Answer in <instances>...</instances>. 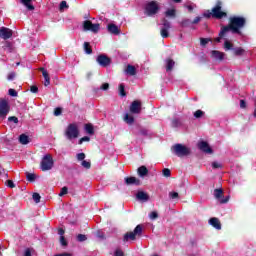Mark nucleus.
Wrapping results in <instances>:
<instances>
[{"instance_id":"f257e3e1","label":"nucleus","mask_w":256,"mask_h":256,"mask_svg":"<svg viewBox=\"0 0 256 256\" xmlns=\"http://www.w3.org/2000/svg\"><path fill=\"white\" fill-rule=\"evenodd\" d=\"M247 25V19L243 16H232L229 18L227 26H223L220 30V37H225V33L232 31L237 35H241V29Z\"/></svg>"},{"instance_id":"f03ea898","label":"nucleus","mask_w":256,"mask_h":256,"mask_svg":"<svg viewBox=\"0 0 256 256\" xmlns=\"http://www.w3.org/2000/svg\"><path fill=\"white\" fill-rule=\"evenodd\" d=\"M171 151L176 157H188V155H191V148L179 143L174 144L171 147Z\"/></svg>"},{"instance_id":"7ed1b4c3","label":"nucleus","mask_w":256,"mask_h":256,"mask_svg":"<svg viewBox=\"0 0 256 256\" xmlns=\"http://www.w3.org/2000/svg\"><path fill=\"white\" fill-rule=\"evenodd\" d=\"M142 235H143V226L139 224L134 228V231L127 232L124 234L123 241L124 243H127L128 241H136L137 237H141Z\"/></svg>"},{"instance_id":"20e7f679","label":"nucleus","mask_w":256,"mask_h":256,"mask_svg":"<svg viewBox=\"0 0 256 256\" xmlns=\"http://www.w3.org/2000/svg\"><path fill=\"white\" fill-rule=\"evenodd\" d=\"M54 165L55 161L53 160V156L51 154H46L40 162V169L41 171H51Z\"/></svg>"},{"instance_id":"39448f33","label":"nucleus","mask_w":256,"mask_h":256,"mask_svg":"<svg viewBox=\"0 0 256 256\" xmlns=\"http://www.w3.org/2000/svg\"><path fill=\"white\" fill-rule=\"evenodd\" d=\"M64 135L69 141L77 139L79 137V128L75 123H71L67 126Z\"/></svg>"},{"instance_id":"423d86ee","label":"nucleus","mask_w":256,"mask_h":256,"mask_svg":"<svg viewBox=\"0 0 256 256\" xmlns=\"http://www.w3.org/2000/svg\"><path fill=\"white\" fill-rule=\"evenodd\" d=\"M222 9H223V2H221V0H218L216 2L215 7L212 8V17L214 19H223L227 17V12H224Z\"/></svg>"},{"instance_id":"0eeeda50","label":"nucleus","mask_w":256,"mask_h":256,"mask_svg":"<svg viewBox=\"0 0 256 256\" xmlns=\"http://www.w3.org/2000/svg\"><path fill=\"white\" fill-rule=\"evenodd\" d=\"M159 9L161 8L157 1H150L145 6V15H147V17H153V15H157V13H159Z\"/></svg>"},{"instance_id":"6e6552de","label":"nucleus","mask_w":256,"mask_h":256,"mask_svg":"<svg viewBox=\"0 0 256 256\" xmlns=\"http://www.w3.org/2000/svg\"><path fill=\"white\" fill-rule=\"evenodd\" d=\"M11 111V105H9V100L5 98H0V117L5 119L9 112Z\"/></svg>"},{"instance_id":"1a4fd4ad","label":"nucleus","mask_w":256,"mask_h":256,"mask_svg":"<svg viewBox=\"0 0 256 256\" xmlns=\"http://www.w3.org/2000/svg\"><path fill=\"white\" fill-rule=\"evenodd\" d=\"M161 21L163 27L160 30V35L163 37V39H167V37H169V29H171V22H169V20L166 18H163Z\"/></svg>"},{"instance_id":"9d476101","label":"nucleus","mask_w":256,"mask_h":256,"mask_svg":"<svg viewBox=\"0 0 256 256\" xmlns=\"http://www.w3.org/2000/svg\"><path fill=\"white\" fill-rule=\"evenodd\" d=\"M223 195H224L223 189L217 188L214 190L215 199H217V201H219L222 205L225 203H229V196H226L225 198H223Z\"/></svg>"},{"instance_id":"9b49d317","label":"nucleus","mask_w":256,"mask_h":256,"mask_svg":"<svg viewBox=\"0 0 256 256\" xmlns=\"http://www.w3.org/2000/svg\"><path fill=\"white\" fill-rule=\"evenodd\" d=\"M96 61L100 67H109L111 65V58L105 54L98 55Z\"/></svg>"},{"instance_id":"f8f14e48","label":"nucleus","mask_w":256,"mask_h":256,"mask_svg":"<svg viewBox=\"0 0 256 256\" xmlns=\"http://www.w3.org/2000/svg\"><path fill=\"white\" fill-rule=\"evenodd\" d=\"M197 147L203 153H208L209 155L213 154V149L211 148V146H209V143H207L206 141L198 142Z\"/></svg>"},{"instance_id":"ddd939ff","label":"nucleus","mask_w":256,"mask_h":256,"mask_svg":"<svg viewBox=\"0 0 256 256\" xmlns=\"http://www.w3.org/2000/svg\"><path fill=\"white\" fill-rule=\"evenodd\" d=\"M13 37V30L7 28V27H1L0 28V38L4 39V41H7V39H11Z\"/></svg>"},{"instance_id":"4468645a","label":"nucleus","mask_w":256,"mask_h":256,"mask_svg":"<svg viewBox=\"0 0 256 256\" xmlns=\"http://www.w3.org/2000/svg\"><path fill=\"white\" fill-rule=\"evenodd\" d=\"M130 113L134 115H139L141 113V101L134 100L130 105Z\"/></svg>"},{"instance_id":"2eb2a0df","label":"nucleus","mask_w":256,"mask_h":256,"mask_svg":"<svg viewBox=\"0 0 256 256\" xmlns=\"http://www.w3.org/2000/svg\"><path fill=\"white\" fill-rule=\"evenodd\" d=\"M211 57H212V59H215L216 61H223V59H225V53H223L219 50H212Z\"/></svg>"},{"instance_id":"dca6fc26","label":"nucleus","mask_w":256,"mask_h":256,"mask_svg":"<svg viewBox=\"0 0 256 256\" xmlns=\"http://www.w3.org/2000/svg\"><path fill=\"white\" fill-rule=\"evenodd\" d=\"M2 49L6 51V53H13L15 47L13 46V42L5 41L3 43Z\"/></svg>"},{"instance_id":"f3484780","label":"nucleus","mask_w":256,"mask_h":256,"mask_svg":"<svg viewBox=\"0 0 256 256\" xmlns=\"http://www.w3.org/2000/svg\"><path fill=\"white\" fill-rule=\"evenodd\" d=\"M40 71H42V75L45 79L44 86L49 87V85H51V78L49 77V72H47V70H45V68H40Z\"/></svg>"},{"instance_id":"a211bd4d","label":"nucleus","mask_w":256,"mask_h":256,"mask_svg":"<svg viewBox=\"0 0 256 256\" xmlns=\"http://www.w3.org/2000/svg\"><path fill=\"white\" fill-rule=\"evenodd\" d=\"M125 183L126 185H141V180L131 176L125 178Z\"/></svg>"},{"instance_id":"6ab92c4d","label":"nucleus","mask_w":256,"mask_h":256,"mask_svg":"<svg viewBox=\"0 0 256 256\" xmlns=\"http://www.w3.org/2000/svg\"><path fill=\"white\" fill-rule=\"evenodd\" d=\"M126 75H130L131 77H134V75H137V68L135 66L128 64L125 69Z\"/></svg>"},{"instance_id":"aec40b11","label":"nucleus","mask_w":256,"mask_h":256,"mask_svg":"<svg viewBox=\"0 0 256 256\" xmlns=\"http://www.w3.org/2000/svg\"><path fill=\"white\" fill-rule=\"evenodd\" d=\"M209 224L214 227V229H217L218 231L221 230V222L219 221V218H210Z\"/></svg>"},{"instance_id":"412c9836","label":"nucleus","mask_w":256,"mask_h":256,"mask_svg":"<svg viewBox=\"0 0 256 256\" xmlns=\"http://www.w3.org/2000/svg\"><path fill=\"white\" fill-rule=\"evenodd\" d=\"M137 173L139 177H147V175H149V169H147V166H140L137 169Z\"/></svg>"},{"instance_id":"4be33fe9","label":"nucleus","mask_w":256,"mask_h":256,"mask_svg":"<svg viewBox=\"0 0 256 256\" xmlns=\"http://www.w3.org/2000/svg\"><path fill=\"white\" fill-rule=\"evenodd\" d=\"M108 32L112 33V35H119V27L115 24H108Z\"/></svg>"},{"instance_id":"5701e85b","label":"nucleus","mask_w":256,"mask_h":256,"mask_svg":"<svg viewBox=\"0 0 256 256\" xmlns=\"http://www.w3.org/2000/svg\"><path fill=\"white\" fill-rule=\"evenodd\" d=\"M123 121L126 122L127 125H133V123H135V117H133L129 113H126L124 115Z\"/></svg>"},{"instance_id":"b1692460","label":"nucleus","mask_w":256,"mask_h":256,"mask_svg":"<svg viewBox=\"0 0 256 256\" xmlns=\"http://www.w3.org/2000/svg\"><path fill=\"white\" fill-rule=\"evenodd\" d=\"M173 67H175V61L171 58L166 59V71H173Z\"/></svg>"},{"instance_id":"393cba45","label":"nucleus","mask_w":256,"mask_h":256,"mask_svg":"<svg viewBox=\"0 0 256 256\" xmlns=\"http://www.w3.org/2000/svg\"><path fill=\"white\" fill-rule=\"evenodd\" d=\"M30 141L29 136L26 134H21L19 136V143H21V145H29Z\"/></svg>"},{"instance_id":"a878e982","label":"nucleus","mask_w":256,"mask_h":256,"mask_svg":"<svg viewBox=\"0 0 256 256\" xmlns=\"http://www.w3.org/2000/svg\"><path fill=\"white\" fill-rule=\"evenodd\" d=\"M137 199H139V201H149V194L143 192V191H139L136 194Z\"/></svg>"},{"instance_id":"bb28decb","label":"nucleus","mask_w":256,"mask_h":256,"mask_svg":"<svg viewBox=\"0 0 256 256\" xmlns=\"http://www.w3.org/2000/svg\"><path fill=\"white\" fill-rule=\"evenodd\" d=\"M165 17L175 19V17H177V10H175V8L166 10Z\"/></svg>"},{"instance_id":"cd10ccee","label":"nucleus","mask_w":256,"mask_h":256,"mask_svg":"<svg viewBox=\"0 0 256 256\" xmlns=\"http://www.w3.org/2000/svg\"><path fill=\"white\" fill-rule=\"evenodd\" d=\"M31 1H33V0H21L22 5H24L26 7V9H28V11L35 10V6H33V4H31Z\"/></svg>"},{"instance_id":"c85d7f7f","label":"nucleus","mask_w":256,"mask_h":256,"mask_svg":"<svg viewBox=\"0 0 256 256\" xmlns=\"http://www.w3.org/2000/svg\"><path fill=\"white\" fill-rule=\"evenodd\" d=\"M84 129L88 135H95V128L93 127V124H85Z\"/></svg>"},{"instance_id":"c756f323","label":"nucleus","mask_w":256,"mask_h":256,"mask_svg":"<svg viewBox=\"0 0 256 256\" xmlns=\"http://www.w3.org/2000/svg\"><path fill=\"white\" fill-rule=\"evenodd\" d=\"M233 53L236 57H243V55H245V49L242 47H236L233 49Z\"/></svg>"},{"instance_id":"7c9ffc66","label":"nucleus","mask_w":256,"mask_h":256,"mask_svg":"<svg viewBox=\"0 0 256 256\" xmlns=\"http://www.w3.org/2000/svg\"><path fill=\"white\" fill-rule=\"evenodd\" d=\"M83 49L86 55H91V53H93V48H91V44L89 42H84Z\"/></svg>"},{"instance_id":"2f4dec72","label":"nucleus","mask_w":256,"mask_h":256,"mask_svg":"<svg viewBox=\"0 0 256 256\" xmlns=\"http://www.w3.org/2000/svg\"><path fill=\"white\" fill-rule=\"evenodd\" d=\"M91 27H93V22H91L90 20H85L83 22L84 31H91Z\"/></svg>"},{"instance_id":"473e14b6","label":"nucleus","mask_w":256,"mask_h":256,"mask_svg":"<svg viewBox=\"0 0 256 256\" xmlns=\"http://www.w3.org/2000/svg\"><path fill=\"white\" fill-rule=\"evenodd\" d=\"M235 48H233V43L229 40H225L224 42V50L225 51H233Z\"/></svg>"},{"instance_id":"72a5a7b5","label":"nucleus","mask_w":256,"mask_h":256,"mask_svg":"<svg viewBox=\"0 0 256 256\" xmlns=\"http://www.w3.org/2000/svg\"><path fill=\"white\" fill-rule=\"evenodd\" d=\"M191 21L189 19H184L180 22V26L182 27V29H185L187 27H191Z\"/></svg>"},{"instance_id":"f704fd0d","label":"nucleus","mask_w":256,"mask_h":256,"mask_svg":"<svg viewBox=\"0 0 256 256\" xmlns=\"http://www.w3.org/2000/svg\"><path fill=\"white\" fill-rule=\"evenodd\" d=\"M211 41H213L211 38H200V45L201 47H207V44L211 43Z\"/></svg>"},{"instance_id":"c9c22d12","label":"nucleus","mask_w":256,"mask_h":256,"mask_svg":"<svg viewBox=\"0 0 256 256\" xmlns=\"http://www.w3.org/2000/svg\"><path fill=\"white\" fill-rule=\"evenodd\" d=\"M119 95L120 97H127V92H125V84L119 85Z\"/></svg>"},{"instance_id":"e433bc0d","label":"nucleus","mask_w":256,"mask_h":256,"mask_svg":"<svg viewBox=\"0 0 256 256\" xmlns=\"http://www.w3.org/2000/svg\"><path fill=\"white\" fill-rule=\"evenodd\" d=\"M26 179L30 183H33V181H35V179H37V176L35 174H33V173H27Z\"/></svg>"},{"instance_id":"4c0bfd02","label":"nucleus","mask_w":256,"mask_h":256,"mask_svg":"<svg viewBox=\"0 0 256 256\" xmlns=\"http://www.w3.org/2000/svg\"><path fill=\"white\" fill-rule=\"evenodd\" d=\"M76 239L79 243H83V241H87V235L85 234H78Z\"/></svg>"},{"instance_id":"58836bf2","label":"nucleus","mask_w":256,"mask_h":256,"mask_svg":"<svg viewBox=\"0 0 256 256\" xmlns=\"http://www.w3.org/2000/svg\"><path fill=\"white\" fill-rule=\"evenodd\" d=\"M32 199L35 203H41V195L37 192L32 195Z\"/></svg>"},{"instance_id":"ea45409f","label":"nucleus","mask_w":256,"mask_h":256,"mask_svg":"<svg viewBox=\"0 0 256 256\" xmlns=\"http://www.w3.org/2000/svg\"><path fill=\"white\" fill-rule=\"evenodd\" d=\"M99 29H100V25L99 24H93L90 28V31H92V33H99Z\"/></svg>"},{"instance_id":"a19ab883","label":"nucleus","mask_w":256,"mask_h":256,"mask_svg":"<svg viewBox=\"0 0 256 256\" xmlns=\"http://www.w3.org/2000/svg\"><path fill=\"white\" fill-rule=\"evenodd\" d=\"M205 115V112H203V110H197L196 112H194V117L196 119H201V117H203Z\"/></svg>"},{"instance_id":"79ce46f5","label":"nucleus","mask_w":256,"mask_h":256,"mask_svg":"<svg viewBox=\"0 0 256 256\" xmlns=\"http://www.w3.org/2000/svg\"><path fill=\"white\" fill-rule=\"evenodd\" d=\"M62 114H63V108L57 107V108L54 109V116L55 117H59Z\"/></svg>"},{"instance_id":"37998d69","label":"nucleus","mask_w":256,"mask_h":256,"mask_svg":"<svg viewBox=\"0 0 256 256\" xmlns=\"http://www.w3.org/2000/svg\"><path fill=\"white\" fill-rule=\"evenodd\" d=\"M67 193H69V188H67V186H64L59 193V197H63L64 195H67Z\"/></svg>"},{"instance_id":"c03bdc74","label":"nucleus","mask_w":256,"mask_h":256,"mask_svg":"<svg viewBox=\"0 0 256 256\" xmlns=\"http://www.w3.org/2000/svg\"><path fill=\"white\" fill-rule=\"evenodd\" d=\"M60 11H63V9H69V5H67V1H61L59 6Z\"/></svg>"},{"instance_id":"a18cd8bd","label":"nucleus","mask_w":256,"mask_h":256,"mask_svg":"<svg viewBox=\"0 0 256 256\" xmlns=\"http://www.w3.org/2000/svg\"><path fill=\"white\" fill-rule=\"evenodd\" d=\"M162 175H163L164 177H171V170H170L169 168H164V169L162 170Z\"/></svg>"},{"instance_id":"49530a36","label":"nucleus","mask_w":256,"mask_h":256,"mask_svg":"<svg viewBox=\"0 0 256 256\" xmlns=\"http://www.w3.org/2000/svg\"><path fill=\"white\" fill-rule=\"evenodd\" d=\"M60 244L62 245V247H67L69 245L67 239H65V236H60Z\"/></svg>"},{"instance_id":"de8ad7c7","label":"nucleus","mask_w":256,"mask_h":256,"mask_svg":"<svg viewBox=\"0 0 256 256\" xmlns=\"http://www.w3.org/2000/svg\"><path fill=\"white\" fill-rule=\"evenodd\" d=\"M81 165L84 169H91V162H88L87 160H83Z\"/></svg>"},{"instance_id":"09e8293b","label":"nucleus","mask_w":256,"mask_h":256,"mask_svg":"<svg viewBox=\"0 0 256 256\" xmlns=\"http://www.w3.org/2000/svg\"><path fill=\"white\" fill-rule=\"evenodd\" d=\"M89 141H91V138L89 136H84V137L80 138L79 145H82L83 143L89 142Z\"/></svg>"},{"instance_id":"8fccbe9b","label":"nucleus","mask_w":256,"mask_h":256,"mask_svg":"<svg viewBox=\"0 0 256 256\" xmlns=\"http://www.w3.org/2000/svg\"><path fill=\"white\" fill-rule=\"evenodd\" d=\"M5 185L8 186L10 189H15V183L13 182V180H7L5 182Z\"/></svg>"},{"instance_id":"3c124183","label":"nucleus","mask_w":256,"mask_h":256,"mask_svg":"<svg viewBox=\"0 0 256 256\" xmlns=\"http://www.w3.org/2000/svg\"><path fill=\"white\" fill-rule=\"evenodd\" d=\"M150 219L155 220L159 218V213L157 211H152L149 215Z\"/></svg>"},{"instance_id":"603ef678","label":"nucleus","mask_w":256,"mask_h":256,"mask_svg":"<svg viewBox=\"0 0 256 256\" xmlns=\"http://www.w3.org/2000/svg\"><path fill=\"white\" fill-rule=\"evenodd\" d=\"M8 95H10V97H17V90L10 88L8 90Z\"/></svg>"},{"instance_id":"864d4df0","label":"nucleus","mask_w":256,"mask_h":256,"mask_svg":"<svg viewBox=\"0 0 256 256\" xmlns=\"http://www.w3.org/2000/svg\"><path fill=\"white\" fill-rule=\"evenodd\" d=\"M8 121L17 124L19 123V118H17V116H10L8 117Z\"/></svg>"},{"instance_id":"5fc2aeb1","label":"nucleus","mask_w":256,"mask_h":256,"mask_svg":"<svg viewBox=\"0 0 256 256\" xmlns=\"http://www.w3.org/2000/svg\"><path fill=\"white\" fill-rule=\"evenodd\" d=\"M76 158L78 159V161H85V153H78L76 155Z\"/></svg>"},{"instance_id":"6e6d98bb","label":"nucleus","mask_w":256,"mask_h":256,"mask_svg":"<svg viewBox=\"0 0 256 256\" xmlns=\"http://www.w3.org/2000/svg\"><path fill=\"white\" fill-rule=\"evenodd\" d=\"M169 197L171 199H178L179 198V193H177V192H170L169 193Z\"/></svg>"},{"instance_id":"4d7b16f0","label":"nucleus","mask_w":256,"mask_h":256,"mask_svg":"<svg viewBox=\"0 0 256 256\" xmlns=\"http://www.w3.org/2000/svg\"><path fill=\"white\" fill-rule=\"evenodd\" d=\"M223 165H221L219 162H213L212 163V168L213 169H221Z\"/></svg>"},{"instance_id":"13d9d810","label":"nucleus","mask_w":256,"mask_h":256,"mask_svg":"<svg viewBox=\"0 0 256 256\" xmlns=\"http://www.w3.org/2000/svg\"><path fill=\"white\" fill-rule=\"evenodd\" d=\"M30 91H31V93H39V87L32 85L30 87Z\"/></svg>"},{"instance_id":"bf43d9fd","label":"nucleus","mask_w":256,"mask_h":256,"mask_svg":"<svg viewBox=\"0 0 256 256\" xmlns=\"http://www.w3.org/2000/svg\"><path fill=\"white\" fill-rule=\"evenodd\" d=\"M102 91H107L109 89V83H103L100 87Z\"/></svg>"},{"instance_id":"052dcab7","label":"nucleus","mask_w":256,"mask_h":256,"mask_svg":"<svg viewBox=\"0 0 256 256\" xmlns=\"http://www.w3.org/2000/svg\"><path fill=\"white\" fill-rule=\"evenodd\" d=\"M15 75H16L15 72L9 73L7 77L8 81H13V79H15Z\"/></svg>"},{"instance_id":"680f3d73","label":"nucleus","mask_w":256,"mask_h":256,"mask_svg":"<svg viewBox=\"0 0 256 256\" xmlns=\"http://www.w3.org/2000/svg\"><path fill=\"white\" fill-rule=\"evenodd\" d=\"M240 108L241 109H246L247 108V102H245V100H240Z\"/></svg>"},{"instance_id":"e2e57ef3","label":"nucleus","mask_w":256,"mask_h":256,"mask_svg":"<svg viewBox=\"0 0 256 256\" xmlns=\"http://www.w3.org/2000/svg\"><path fill=\"white\" fill-rule=\"evenodd\" d=\"M114 256H125V253H123L122 250L118 249L114 252Z\"/></svg>"},{"instance_id":"0e129e2a","label":"nucleus","mask_w":256,"mask_h":256,"mask_svg":"<svg viewBox=\"0 0 256 256\" xmlns=\"http://www.w3.org/2000/svg\"><path fill=\"white\" fill-rule=\"evenodd\" d=\"M54 256H73V254H71L69 252H63V253H60V254H56Z\"/></svg>"},{"instance_id":"69168bd1","label":"nucleus","mask_w":256,"mask_h":256,"mask_svg":"<svg viewBox=\"0 0 256 256\" xmlns=\"http://www.w3.org/2000/svg\"><path fill=\"white\" fill-rule=\"evenodd\" d=\"M199 21H201V17H196V18L191 22V24H192V25H197V23H199Z\"/></svg>"},{"instance_id":"338daca9","label":"nucleus","mask_w":256,"mask_h":256,"mask_svg":"<svg viewBox=\"0 0 256 256\" xmlns=\"http://www.w3.org/2000/svg\"><path fill=\"white\" fill-rule=\"evenodd\" d=\"M58 235H60V237H63V235H65V230L63 228H59Z\"/></svg>"},{"instance_id":"774afa93","label":"nucleus","mask_w":256,"mask_h":256,"mask_svg":"<svg viewBox=\"0 0 256 256\" xmlns=\"http://www.w3.org/2000/svg\"><path fill=\"white\" fill-rule=\"evenodd\" d=\"M24 256H31V248H27L24 252Z\"/></svg>"}]
</instances>
